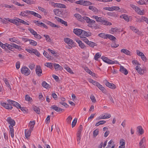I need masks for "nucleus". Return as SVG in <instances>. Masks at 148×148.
Listing matches in <instances>:
<instances>
[{"mask_svg":"<svg viewBox=\"0 0 148 148\" xmlns=\"http://www.w3.org/2000/svg\"><path fill=\"white\" fill-rule=\"evenodd\" d=\"M8 103H1V105L5 108L11 110L12 108V105L18 108H21V105L18 103L12 101L11 100H8Z\"/></svg>","mask_w":148,"mask_h":148,"instance_id":"1","label":"nucleus"},{"mask_svg":"<svg viewBox=\"0 0 148 148\" xmlns=\"http://www.w3.org/2000/svg\"><path fill=\"white\" fill-rule=\"evenodd\" d=\"M21 72L23 74L26 76L29 75L31 71L29 69L25 66L22 67L21 70Z\"/></svg>","mask_w":148,"mask_h":148,"instance_id":"2","label":"nucleus"},{"mask_svg":"<svg viewBox=\"0 0 148 148\" xmlns=\"http://www.w3.org/2000/svg\"><path fill=\"white\" fill-rule=\"evenodd\" d=\"M131 7L133 8L138 14L140 15L144 14L143 12L137 6L133 4L130 5Z\"/></svg>","mask_w":148,"mask_h":148,"instance_id":"3","label":"nucleus"},{"mask_svg":"<svg viewBox=\"0 0 148 148\" xmlns=\"http://www.w3.org/2000/svg\"><path fill=\"white\" fill-rule=\"evenodd\" d=\"M35 71L36 74L38 76L40 77L42 75V71L40 66H36Z\"/></svg>","mask_w":148,"mask_h":148,"instance_id":"4","label":"nucleus"},{"mask_svg":"<svg viewBox=\"0 0 148 148\" xmlns=\"http://www.w3.org/2000/svg\"><path fill=\"white\" fill-rule=\"evenodd\" d=\"M32 11L27 10L25 11H23L21 12L20 15L23 16H25L29 18V15L31 14Z\"/></svg>","mask_w":148,"mask_h":148,"instance_id":"5","label":"nucleus"},{"mask_svg":"<svg viewBox=\"0 0 148 148\" xmlns=\"http://www.w3.org/2000/svg\"><path fill=\"white\" fill-rule=\"evenodd\" d=\"M101 58L104 62L108 64H114L115 62H117L116 61H112L108 59V58L104 56H102Z\"/></svg>","mask_w":148,"mask_h":148,"instance_id":"6","label":"nucleus"},{"mask_svg":"<svg viewBox=\"0 0 148 148\" xmlns=\"http://www.w3.org/2000/svg\"><path fill=\"white\" fill-rule=\"evenodd\" d=\"M7 121L10 124L9 126L10 127H13L15 125V122L14 120L12 119L10 117H8L7 119Z\"/></svg>","mask_w":148,"mask_h":148,"instance_id":"7","label":"nucleus"},{"mask_svg":"<svg viewBox=\"0 0 148 148\" xmlns=\"http://www.w3.org/2000/svg\"><path fill=\"white\" fill-rule=\"evenodd\" d=\"M91 34L89 32H86L84 30H82V31L81 32V34L80 36L81 38L82 37H86V36L88 37L90 36Z\"/></svg>","mask_w":148,"mask_h":148,"instance_id":"8","label":"nucleus"},{"mask_svg":"<svg viewBox=\"0 0 148 148\" xmlns=\"http://www.w3.org/2000/svg\"><path fill=\"white\" fill-rule=\"evenodd\" d=\"M64 40L66 43L68 44V45L70 47H71V48L72 47V45L73 42V40L72 39L69 38H64Z\"/></svg>","mask_w":148,"mask_h":148,"instance_id":"9","label":"nucleus"},{"mask_svg":"<svg viewBox=\"0 0 148 148\" xmlns=\"http://www.w3.org/2000/svg\"><path fill=\"white\" fill-rule=\"evenodd\" d=\"M119 70L121 72L125 75H127L128 73V71L123 66H120Z\"/></svg>","mask_w":148,"mask_h":148,"instance_id":"10","label":"nucleus"},{"mask_svg":"<svg viewBox=\"0 0 148 148\" xmlns=\"http://www.w3.org/2000/svg\"><path fill=\"white\" fill-rule=\"evenodd\" d=\"M84 20L86 21V22L87 23H90V22L92 23H95V21L94 20L90 19L88 17H86L85 16H83V21Z\"/></svg>","mask_w":148,"mask_h":148,"instance_id":"11","label":"nucleus"},{"mask_svg":"<svg viewBox=\"0 0 148 148\" xmlns=\"http://www.w3.org/2000/svg\"><path fill=\"white\" fill-rule=\"evenodd\" d=\"M106 86L112 89H115L116 88V86L114 84L110 83L108 82H107L106 84Z\"/></svg>","mask_w":148,"mask_h":148,"instance_id":"12","label":"nucleus"},{"mask_svg":"<svg viewBox=\"0 0 148 148\" xmlns=\"http://www.w3.org/2000/svg\"><path fill=\"white\" fill-rule=\"evenodd\" d=\"M55 18L56 19V20L60 22L62 24L66 26H67V23L66 21H64L61 18L56 16L55 17Z\"/></svg>","mask_w":148,"mask_h":148,"instance_id":"13","label":"nucleus"},{"mask_svg":"<svg viewBox=\"0 0 148 148\" xmlns=\"http://www.w3.org/2000/svg\"><path fill=\"white\" fill-rule=\"evenodd\" d=\"M82 30L78 29H74L73 32L74 33L78 36H80Z\"/></svg>","mask_w":148,"mask_h":148,"instance_id":"14","label":"nucleus"},{"mask_svg":"<svg viewBox=\"0 0 148 148\" xmlns=\"http://www.w3.org/2000/svg\"><path fill=\"white\" fill-rule=\"evenodd\" d=\"M75 40L76 42L79 45V46L82 48V49H84L86 47L84 44L81 41L79 40L78 39H76Z\"/></svg>","mask_w":148,"mask_h":148,"instance_id":"15","label":"nucleus"},{"mask_svg":"<svg viewBox=\"0 0 148 148\" xmlns=\"http://www.w3.org/2000/svg\"><path fill=\"white\" fill-rule=\"evenodd\" d=\"M35 124V121H30L29 125V126L30 127V128L29 129L30 130L32 131L33 130Z\"/></svg>","mask_w":148,"mask_h":148,"instance_id":"16","label":"nucleus"},{"mask_svg":"<svg viewBox=\"0 0 148 148\" xmlns=\"http://www.w3.org/2000/svg\"><path fill=\"white\" fill-rule=\"evenodd\" d=\"M136 69L137 71L140 74H143L144 70L142 69L140 66H136Z\"/></svg>","mask_w":148,"mask_h":148,"instance_id":"17","label":"nucleus"},{"mask_svg":"<svg viewBox=\"0 0 148 148\" xmlns=\"http://www.w3.org/2000/svg\"><path fill=\"white\" fill-rule=\"evenodd\" d=\"M111 116V115L110 114H108V113H105V115L103 116H101V117H99V119H106L109 118H110Z\"/></svg>","mask_w":148,"mask_h":148,"instance_id":"18","label":"nucleus"},{"mask_svg":"<svg viewBox=\"0 0 148 148\" xmlns=\"http://www.w3.org/2000/svg\"><path fill=\"white\" fill-rule=\"evenodd\" d=\"M74 16L79 21L82 22L83 21V17H82L79 14H75L74 15Z\"/></svg>","mask_w":148,"mask_h":148,"instance_id":"19","label":"nucleus"},{"mask_svg":"<svg viewBox=\"0 0 148 148\" xmlns=\"http://www.w3.org/2000/svg\"><path fill=\"white\" fill-rule=\"evenodd\" d=\"M101 23L102 24L106 25H112V23H111L105 20L103 18Z\"/></svg>","mask_w":148,"mask_h":148,"instance_id":"20","label":"nucleus"},{"mask_svg":"<svg viewBox=\"0 0 148 148\" xmlns=\"http://www.w3.org/2000/svg\"><path fill=\"white\" fill-rule=\"evenodd\" d=\"M89 9L93 11V12L95 14H97L98 12V9L92 6H89Z\"/></svg>","mask_w":148,"mask_h":148,"instance_id":"21","label":"nucleus"},{"mask_svg":"<svg viewBox=\"0 0 148 148\" xmlns=\"http://www.w3.org/2000/svg\"><path fill=\"white\" fill-rule=\"evenodd\" d=\"M103 92L106 93V90L105 88L99 83H98V84L97 86Z\"/></svg>","mask_w":148,"mask_h":148,"instance_id":"22","label":"nucleus"},{"mask_svg":"<svg viewBox=\"0 0 148 148\" xmlns=\"http://www.w3.org/2000/svg\"><path fill=\"white\" fill-rule=\"evenodd\" d=\"M121 53H124L127 55L129 56L131 55L130 52L127 49H122L121 50Z\"/></svg>","mask_w":148,"mask_h":148,"instance_id":"23","label":"nucleus"},{"mask_svg":"<svg viewBox=\"0 0 148 148\" xmlns=\"http://www.w3.org/2000/svg\"><path fill=\"white\" fill-rule=\"evenodd\" d=\"M120 143L121 145L119 146V148H125V142L124 140L123 139H121L120 140Z\"/></svg>","mask_w":148,"mask_h":148,"instance_id":"24","label":"nucleus"},{"mask_svg":"<svg viewBox=\"0 0 148 148\" xmlns=\"http://www.w3.org/2000/svg\"><path fill=\"white\" fill-rule=\"evenodd\" d=\"M92 18L95 19L96 21L97 22H99L101 23L103 18L102 17H98L97 16H93Z\"/></svg>","mask_w":148,"mask_h":148,"instance_id":"25","label":"nucleus"},{"mask_svg":"<svg viewBox=\"0 0 148 148\" xmlns=\"http://www.w3.org/2000/svg\"><path fill=\"white\" fill-rule=\"evenodd\" d=\"M9 22L17 25H19V21L18 19L17 20H15L10 19L9 20Z\"/></svg>","mask_w":148,"mask_h":148,"instance_id":"26","label":"nucleus"},{"mask_svg":"<svg viewBox=\"0 0 148 148\" xmlns=\"http://www.w3.org/2000/svg\"><path fill=\"white\" fill-rule=\"evenodd\" d=\"M32 131L30 130H29L28 131H27V130H25V137L27 138L28 137H29L31 135V132Z\"/></svg>","mask_w":148,"mask_h":148,"instance_id":"27","label":"nucleus"},{"mask_svg":"<svg viewBox=\"0 0 148 148\" xmlns=\"http://www.w3.org/2000/svg\"><path fill=\"white\" fill-rule=\"evenodd\" d=\"M121 18H123L125 21L128 22L129 21V18L128 16L125 14L122 15L120 16Z\"/></svg>","mask_w":148,"mask_h":148,"instance_id":"28","label":"nucleus"},{"mask_svg":"<svg viewBox=\"0 0 148 148\" xmlns=\"http://www.w3.org/2000/svg\"><path fill=\"white\" fill-rule=\"evenodd\" d=\"M42 86L44 88L47 89L50 87V86L45 81H44L42 82Z\"/></svg>","mask_w":148,"mask_h":148,"instance_id":"29","label":"nucleus"},{"mask_svg":"<svg viewBox=\"0 0 148 148\" xmlns=\"http://www.w3.org/2000/svg\"><path fill=\"white\" fill-rule=\"evenodd\" d=\"M13 127H10V126H9V128L10 129V132L11 136L12 138H13L14 136V130Z\"/></svg>","mask_w":148,"mask_h":148,"instance_id":"30","label":"nucleus"},{"mask_svg":"<svg viewBox=\"0 0 148 148\" xmlns=\"http://www.w3.org/2000/svg\"><path fill=\"white\" fill-rule=\"evenodd\" d=\"M138 131L140 135H142L143 133V130L142 127L141 126H139L137 127Z\"/></svg>","mask_w":148,"mask_h":148,"instance_id":"31","label":"nucleus"},{"mask_svg":"<svg viewBox=\"0 0 148 148\" xmlns=\"http://www.w3.org/2000/svg\"><path fill=\"white\" fill-rule=\"evenodd\" d=\"M31 15H33L34 16L36 17L40 18H42V16L40 15L33 11H32Z\"/></svg>","mask_w":148,"mask_h":148,"instance_id":"32","label":"nucleus"},{"mask_svg":"<svg viewBox=\"0 0 148 148\" xmlns=\"http://www.w3.org/2000/svg\"><path fill=\"white\" fill-rule=\"evenodd\" d=\"M88 80L90 82L92 83L93 85L96 86H97V85L99 83L98 82H96L91 79H89Z\"/></svg>","mask_w":148,"mask_h":148,"instance_id":"33","label":"nucleus"},{"mask_svg":"<svg viewBox=\"0 0 148 148\" xmlns=\"http://www.w3.org/2000/svg\"><path fill=\"white\" fill-rule=\"evenodd\" d=\"M107 38H108L110 40H111L114 41L116 39L115 37L111 35L107 34Z\"/></svg>","mask_w":148,"mask_h":148,"instance_id":"34","label":"nucleus"},{"mask_svg":"<svg viewBox=\"0 0 148 148\" xmlns=\"http://www.w3.org/2000/svg\"><path fill=\"white\" fill-rule=\"evenodd\" d=\"M33 109L38 114H39L40 113V109L39 108L37 107L36 106L33 107Z\"/></svg>","mask_w":148,"mask_h":148,"instance_id":"35","label":"nucleus"},{"mask_svg":"<svg viewBox=\"0 0 148 148\" xmlns=\"http://www.w3.org/2000/svg\"><path fill=\"white\" fill-rule=\"evenodd\" d=\"M56 6L58 8H66V6L65 5L61 3H56Z\"/></svg>","mask_w":148,"mask_h":148,"instance_id":"36","label":"nucleus"},{"mask_svg":"<svg viewBox=\"0 0 148 148\" xmlns=\"http://www.w3.org/2000/svg\"><path fill=\"white\" fill-rule=\"evenodd\" d=\"M4 82L5 84L8 86V87L10 88V89H11V88L10 85V84L8 82L7 79L6 78L3 79Z\"/></svg>","mask_w":148,"mask_h":148,"instance_id":"37","label":"nucleus"},{"mask_svg":"<svg viewBox=\"0 0 148 148\" xmlns=\"http://www.w3.org/2000/svg\"><path fill=\"white\" fill-rule=\"evenodd\" d=\"M88 45L91 47H94L95 46H96V44L93 42L89 41L87 44Z\"/></svg>","mask_w":148,"mask_h":148,"instance_id":"38","label":"nucleus"},{"mask_svg":"<svg viewBox=\"0 0 148 148\" xmlns=\"http://www.w3.org/2000/svg\"><path fill=\"white\" fill-rule=\"evenodd\" d=\"M54 65L56 70H60L62 69V67L58 64H55Z\"/></svg>","mask_w":148,"mask_h":148,"instance_id":"39","label":"nucleus"},{"mask_svg":"<svg viewBox=\"0 0 148 148\" xmlns=\"http://www.w3.org/2000/svg\"><path fill=\"white\" fill-rule=\"evenodd\" d=\"M29 44L32 45L34 46H36L37 45V42L32 40H29Z\"/></svg>","mask_w":148,"mask_h":148,"instance_id":"40","label":"nucleus"},{"mask_svg":"<svg viewBox=\"0 0 148 148\" xmlns=\"http://www.w3.org/2000/svg\"><path fill=\"white\" fill-rule=\"evenodd\" d=\"M92 3L91 2L87 1H84V6H88L92 4Z\"/></svg>","mask_w":148,"mask_h":148,"instance_id":"41","label":"nucleus"},{"mask_svg":"<svg viewBox=\"0 0 148 148\" xmlns=\"http://www.w3.org/2000/svg\"><path fill=\"white\" fill-rule=\"evenodd\" d=\"M112 11L114 10L115 11H118V10H119V12H122V10L121 9L120 10V8L118 6H113L112 7Z\"/></svg>","mask_w":148,"mask_h":148,"instance_id":"42","label":"nucleus"},{"mask_svg":"<svg viewBox=\"0 0 148 148\" xmlns=\"http://www.w3.org/2000/svg\"><path fill=\"white\" fill-rule=\"evenodd\" d=\"M43 54L44 55L47 59L50 60L51 56H49V53L45 51H44Z\"/></svg>","mask_w":148,"mask_h":148,"instance_id":"43","label":"nucleus"},{"mask_svg":"<svg viewBox=\"0 0 148 148\" xmlns=\"http://www.w3.org/2000/svg\"><path fill=\"white\" fill-rule=\"evenodd\" d=\"M98 36L104 39H107V34H105L104 33H101L98 34Z\"/></svg>","mask_w":148,"mask_h":148,"instance_id":"44","label":"nucleus"},{"mask_svg":"<svg viewBox=\"0 0 148 148\" xmlns=\"http://www.w3.org/2000/svg\"><path fill=\"white\" fill-rule=\"evenodd\" d=\"M64 68L68 72L70 73H73L72 71L69 67L66 66L65 67L64 66Z\"/></svg>","mask_w":148,"mask_h":148,"instance_id":"45","label":"nucleus"},{"mask_svg":"<svg viewBox=\"0 0 148 148\" xmlns=\"http://www.w3.org/2000/svg\"><path fill=\"white\" fill-rule=\"evenodd\" d=\"M6 43L5 44H3L2 42L0 41V46L3 49H5V50H7L8 49L6 48Z\"/></svg>","mask_w":148,"mask_h":148,"instance_id":"46","label":"nucleus"},{"mask_svg":"<svg viewBox=\"0 0 148 148\" xmlns=\"http://www.w3.org/2000/svg\"><path fill=\"white\" fill-rule=\"evenodd\" d=\"M130 28L132 31L136 33H137L138 31V30L134 26H130Z\"/></svg>","mask_w":148,"mask_h":148,"instance_id":"47","label":"nucleus"},{"mask_svg":"<svg viewBox=\"0 0 148 148\" xmlns=\"http://www.w3.org/2000/svg\"><path fill=\"white\" fill-rule=\"evenodd\" d=\"M25 100L27 101H31L32 100V98L30 97L29 96L27 95L25 96Z\"/></svg>","mask_w":148,"mask_h":148,"instance_id":"48","label":"nucleus"},{"mask_svg":"<svg viewBox=\"0 0 148 148\" xmlns=\"http://www.w3.org/2000/svg\"><path fill=\"white\" fill-rule=\"evenodd\" d=\"M101 55L99 53H96L94 56V59L96 60H97L98 58L100 57Z\"/></svg>","mask_w":148,"mask_h":148,"instance_id":"49","label":"nucleus"},{"mask_svg":"<svg viewBox=\"0 0 148 148\" xmlns=\"http://www.w3.org/2000/svg\"><path fill=\"white\" fill-rule=\"evenodd\" d=\"M17 19L19 21V22L20 23H21L27 25H29V24L27 23V22L24 21V20H22V19H20L19 18H17Z\"/></svg>","mask_w":148,"mask_h":148,"instance_id":"50","label":"nucleus"},{"mask_svg":"<svg viewBox=\"0 0 148 148\" xmlns=\"http://www.w3.org/2000/svg\"><path fill=\"white\" fill-rule=\"evenodd\" d=\"M12 47H13L15 48V49H17L19 50L21 49V47L20 46L17 45L14 43H12Z\"/></svg>","mask_w":148,"mask_h":148,"instance_id":"51","label":"nucleus"},{"mask_svg":"<svg viewBox=\"0 0 148 148\" xmlns=\"http://www.w3.org/2000/svg\"><path fill=\"white\" fill-rule=\"evenodd\" d=\"M33 53L35 54L37 56L39 57L40 56V54L39 52L36 49H34Z\"/></svg>","mask_w":148,"mask_h":148,"instance_id":"52","label":"nucleus"},{"mask_svg":"<svg viewBox=\"0 0 148 148\" xmlns=\"http://www.w3.org/2000/svg\"><path fill=\"white\" fill-rule=\"evenodd\" d=\"M99 130L98 129H96L93 132V136L95 137L97 136L99 133Z\"/></svg>","mask_w":148,"mask_h":148,"instance_id":"53","label":"nucleus"},{"mask_svg":"<svg viewBox=\"0 0 148 148\" xmlns=\"http://www.w3.org/2000/svg\"><path fill=\"white\" fill-rule=\"evenodd\" d=\"M34 23H36V25L38 26H39L40 27H41L42 25V24L43 23L42 22H41L40 21H35L34 22Z\"/></svg>","mask_w":148,"mask_h":148,"instance_id":"54","label":"nucleus"},{"mask_svg":"<svg viewBox=\"0 0 148 148\" xmlns=\"http://www.w3.org/2000/svg\"><path fill=\"white\" fill-rule=\"evenodd\" d=\"M77 119H75L73 120L72 123V128L77 123Z\"/></svg>","mask_w":148,"mask_h":148,"instance_id":"55","label":"nucleus"},{"mask_svg":"<svg viewBox=\"0 0 148 148\" xmlns=\"http://www.w3.org/2000/svg\"><path fill=\"white\" fill-rule=\"evenodd\" d=\"M72 119V117L71 116H69L67 119L66 121L67 123L69 124L71 123V121Z\"/></svg>","mask_w":148,"mask_h":148,"instance_id":"56","label":"nucleus"},{"mask_svg":"<svg viewBox=\"0 0 148 148\" xmlns=\"http://www.w3.org/2000/svg\"><path fill=\"white\" fill-rule=\"evenodd\" d=\"M51 108L55 110L56 112H58V107L56 105H53L51 107Z\"/></svg>","mask_w":148,"mask_h":148,"instance_id":"57","label":"nucleus"},{"mask_svg":"<svg viewBox=\"0 0 148 148\" xmlns=\"http://www.w3.org/2000/svg\"><path fill=\"white\" fill-rule=\"evenodd\" d=\"M9 40L11 42H14L17 44L19 42V41L17 40L14 38H10L9 39Z\"/></svg>","mask_w":148,"mask_h":148,"instance_id":"58","label":"nucleus"},{"mask_svg":"<svg viewBox=\"0 0 148 148\" xmlns=\"http://www.w3.org/2000/svg\"><path fill=\"white\" fill-rule=\"evenodd\" d=\"M76 3L80 5H84V1L82 0H79L76 2Z\"/></svg>","mask_w":148,"mask_h":148,"instance_id":"59","label":"nucleus"},{"mask_svg":"<svg viewBox=\"0 0 148 148\" xmlns=\"http://www.w3.org/2000/svg\"><path fill=\"white\" fill-rule=\"evenodd\" d=\"M29 30L30 32L34 36L36 34L37 32L35 31L33 29L31 28L29 29Z\"/></svg>","mask_w":148,"mask_h":148,"instance_id":"60","label":"nucleus"},{"mask_svg":"<svg viewBox=\"0 0 148 148\" xmlns=\"http://www.w3.org/2000/svg\"><path fill=\"white\" fill-rule=\"evenodd\" d=\"M44 36L45 37L46 40L48 42H50L51 41L50 38H49V37L48 35H44Z\"/></svg>","mask_w":148,"mask_h":148,"instance_id":"61","label":"nucleus"},{"mask_svg":"<svg viewBox=\"0 0 148 148\" xmlns=\"http://www.w3.org/2000/svg\"><path fill=\"white\" fill-rule=\"evenodd\" d=\"M136 51L137 54L140 56L141 57L143 56V55H144V54L143 52H140L139 50H136Z\"/></svg>","mask_w":148,"mask_h":148,"instance_id":"62","label":"nucleus"},{"mask_svg":"<svg viewBox=\"0 0 148 148\" xmlns=\"http://www.w3.org/2000/svg\"><path fill=\"white\" fill-rule=\"evenodd\" d=\"M81 38V40H83L84 42L86 43L87 44L88 43L89 41L86 38V37H82Z\"/></svg>","mask_w":148,"mask_h":148,"instance_id":"63","label":"nucleus"},{"mask_svg":"<svg viewBox=\"0 0 148 148\" xmlns=\"http://www.w3.org/2000/svg\"><path fill=\"white\" fill-rule=\"evenodd\" d=\"M90 99L93 102L95 103L96 101V100L94 96L93 95H91L90 96Z\"/></svg>","mask_w":148,"mask_h":148,"instance_id":"64","label":"nucleus"}]
</instances>
